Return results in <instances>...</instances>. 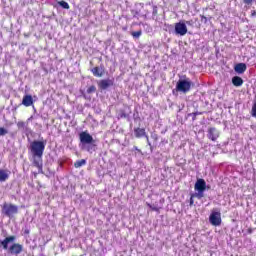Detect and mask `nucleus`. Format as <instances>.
I'll return each mask as SVG.
<instances>
[{
	"instance_id": "1a4fd4ad",
	"label": "nucleus",
	"mask_w": 256,
	"mask_h": 256,
	"mask_svg": "<svg viewBox=\"0 0 256 256\" xmlns=\"http://www.w3.org/2000/svg\"><path fill=\"white\" fill-rule=\"evenodd\" d=\"M10 255H21L23 253V245L19 243H14L8 248Z\"/></svg>"
},
{
	"instance_id": "9b49d317",
	"label": "nucleus",
	"mask_w": 256,
	"mask_h": 256,
	"mask_svg": "<svg viewBox=\"0 0 256 256\" xmlns=\"http://www.w3.org/2000/svg\"><path fill=\"white\" fill-rule=\"evenodd\" d=\"M208 139L211 141H215L216 139H219V130L216 128L212 127L208 129V134H207Z\"/></svg>"
},
{
	"instance_id": "cd10ccee",
	"label": "nucleus",
	"mask_w": 256,
	"mask_h": 256,
	"mask_svg": "<svg viewBox=\"0 0 256 256\" xmlns=\"http://www.w3.org/2000/svg\"><path fill=\"white\" fill-rule=\"evenodd\" d=\"M151 137H152V139H154V141H157V139H158L157 134H152Z\"/></svg>"
},
{
	"instance_id": "b1692460",
	"label": "nucleus",
	"mask_w": 256,
	"mask_h": 256,
	"mask_svg": "<svg viewBox=\"0 0 256 256\" xmlns=\"http://www.w3.org/2000/svg\"><path fill=\"white\" fill-rule=\"evenodd\" d=\"M251 115H252V117H256V102H255L254 105L252 106Z\"/></svg>"
},
{
	"instance_id": "0eeeda50",
	"label": "nucleus",
	"mask_w": 256,
	"mask_h": 256,
	"mask_svg": "<svg viewBox=\"0 0 256 256\" xmlns=\"http://www.w3.org/2000/svg\"><path fill=\"white\" fill-rule=\"evenodd\" d=\"M209 222L211 225H214V227H219V225H221V212L213 211L210 214Z\"/></svg>"
},
{
	"instance_id": "39448f33",
	"label": "nucleus",
	"mask_w": 256,
	"mask_h": 256,
	"mask_svg": "<svg viewBox=\"0 0 256 256\" xmlns=\"http://www.w3.org/2000/svg\"><path fill=\"white\" fill-rule=\"evenodd\" d=\"M191 84L189 78L183 80L180 79L176 83V91H178V93H189V91H191Z\"/></svg>"
},
{
	"instance_id": "aec40b11",
	"label": "nucleus",
	"mask_w": 256,
	"mask_h": 256,
	"mask_svg": "<svg viewBox=\"0 0 256 256\" xmlns=\"http://www.w3.org/2000/svg\"><path fill=\"white\" fill-rule=\"evenodd\" d=\"M58 5H60V7H62V9H69V3H67L66 1H59Z\"/></svg>"
},
{
	"instance_id": "bb28decb",
	"label": "nucleus",
	"mask_w": 256,
	"mask_h": 256,
	"mask_svg": "<svg viewBox=\"0 0 256 256\" xmlns=\"http://www.w3.org/2000/svg\"><path fill=\"white\" fill-rule=\"evenodd\" d=\"M253 1L255 0H243V3H245V5H251Z\"/></svg>"
},
{
	"instance_id": "ddd939ff",
	"label": "nucleus",
	"mask_w": 256,
	"mask_h": 256,
	"mask_svg": "<svg viewBox=\"0 0 256 256\" xmlns=\"http://www.w3.org/2000/svg\"><path fill=\"white\" fill-rule=\"evenodd\" d=\"M10 175H11V171L0 169V183H5V181L9 179Z\"/></svg>"
},
{
	"instance_id": "7c9ffc66",
	"label": "nucleus",
	"mask_w": 256,
	"mask_h": 256,
	"mask_svg": "<svg viewBox=\"0 0 256 256\" xmlns=\"http://www.w3.org/2000/svg\"><path fill=\"white\" fill-rule=\"evenodd\" d=\"M29 233H30L29 229L24 230V235H29Z\"/></svg>"
},
{
	"instance_id": "c756f323",
	"label": "nucleus",
	"mask_w": 256,
	"mask_h": 256,
	"mask_svg": "<svg viewBox=\"0 0 256 256\" xmlns=\"http://www.w3.org/2000/svg\"><path fill=\"white\" fill-rule=\"evenodd\" d=\"M146 140H147V144L151 147V142L149 141V136H145Z\"/></svg>"
},
{
	"instance_id": "2eb2a0df",
	"label": "nucleus",
	"mask_w": 256,
	"mask_h": 256,
	"mask_svg": "<svg viewBox=\"0 0 256 256\" xmlns=\"http://www.w3.org/2000/svg\"><path fill=\"white\" fill-rule=\"evenodd\" d=\"M91 72L93 73L94 77H103L105 70H103V68L94 67Z\"/></svg>"
},
{
	"instance_id": "473e14b6",
	"label": "nucleus",
	"mask_w": 256,
	"mask_h": 256,
	"mask_svg": "<svg viewBox=\"0 0 256 256\" xmlns=\"http://www.w3.org/2000/svg\"><path fill=\"white\" fill-rule=\"evenodd\" d=\"M135 151H139V148L137 146H134Z\"/></svg>"
},
{
	"instance_id": "4be33fe9",
	"label": "nucleus",
	"mask_w": 256,
	"mask_h": 256,
	"mask_svg": "<svg viewBox=\"0 0 256 256\" xmlns=\"http://www.w3.org/2000/svg\"><path fill=\"white\" fill-rule=\"evenodd\" d=\"M141 30L136 31V32H132V37H134L135 39H139L141 37Z\"/></svg>"
},
{
	"instance_id": "f704fd0d",
	"label": "nucleus",
	"mask_w": 256,
	"mask_h": 256,
	"mask_svg": "<svg viewBox=\"0 0 256 256\" xmlns=\"http://www.w3.org/2000/svg\"><path fill=\"white\" fill-rule=\"evenodd\" d=\"M254 15H256V12H255V11L252 12V16H254Z\"/></svg>"
},
{
	"instance_id": "f03ea898",
	"label": "nucleus",
	"mask_w": 256,
	"mask_h": 256,
	"mask_svg": "<svg viewBox=\"0 0 256 256\" xmlns=\"http://www.w3.org/2000/svg\"><path fill=\"white\" fill-rule=\"evenodd\" d=\"M79 139L80 149H82V151L91 152L94 147L93 145H91V143H93V136H91L89 132L83 131L79 134Z\"/></svg>"
},
{
	"instance_id": "f257e3e1",
	"label": "nucleus",
	"mask_w": 256,
	"mask_h": 256,
	"mask_svg": "<svg viewBox=\"0 0 256 256\" xmlns=\"http://www.w3.org/2000/svg\"><path fill=\"white\" fill-rule=\"evenodd\" d=\"M30 151L33 157V165L37 169H43V153H45V142L34 140L30 144Z\"/></svg>"
},
{
	"instance_id": "a878e982",
	"label": "nucleus",
	"mask_w": 256,
	"mask_h": 256,
	"mask_svg": "<svg viewBox=\"0 0 256 256\" xmlns=\"http://www.w3.org/2000/svg\"><path fill=\"white\" fill-rule=\"evenodd\" d=\"M148 205V207L150 208V209H152V211H159V208H157V206H153V205H151V204H147Z\"/></svg>"
},
{
	"instance_id": "dca6fc26",
	"label": "nucleus",
	"mask_w": 256,
	"mask_h": 256,
	"mask_svg": "<svg viewBox=\"0 0 256 256\" xmlns=\"http://www.w3.org/2000/svg\"><path fill=\"white\" fill-rule=\"evenodd\" d=\"M135 133V137H137L138 139L141 137H146L147 133L145 132V128H136L134 130Z\"/></svg>"
},
{
	"instance_id": "423d86ee",
	"label": "nucleus",
	"mask_w": 256,
	"mask_h": 256,
	"mask_svg": "<svg viewBox=\"0 0 256 256\" xmlns=\"http://www.w3.org/2000/svg\"><path fill=\"white\" fill-rule=\"evenodd\" d=\"M175 34L180 35V37H184V35H187V25L185 22H178L175 24Z\"/></svg>"
},
{
	"instance_id": "a211bd4d",
	"label": "nucleus",
	"mask_w": 256,
	"mask_h": 256,
	"mask_svg": "<svg viewBox=\"0 0 256 256\" xmlns=\"http://www.w3.org/2000/svg\"><path fill=\"white\" fill-rule=\"evenodd\" d=\"M18 127L19 129H24L25 133L27 136H29V134H31V130L29 129V127L25 126V122H18Z\"/></svg>"
},
{
	"instance_id": "393cba45",
	"label": "nucleus",
	"mask_w": 256,
	"mask_h": 256,
	"mask_svg": "<svg viewBox=\"0 0 256 256\" xmlns=\"http://www.w3.org/2000/svg\"><path fill=\"white\" fill-rule=\"evenodd\" d=\"M120 117H121V119H127V117H129V115L126 114L124 111H122V112L120 113Z\"/></svg>"
},
{
	"instance_id": "f3484780",
	"label": "nucleus",
	"mask_w": 256,
	"mask_h": 256,
	"mask_svg": "<svg viewBox=\"0 0 256 256\" xmlns=\"http://www.w3.org/2000/svg\"><path fill=\"white\" fill-rule=\"evenodd\" d=\"M232 84L234 85V87H241V85H243V78L239 76H234L232 78Z\"/></svg>"
},
{
	"instance_id": "2f4dec72",
	"label": "nucleus",
	"mask_w": 256,
	"mask_h": 256,
	"mask_svg": "<svg viewBox=\"0 0 256 256\" xmlns=\"http://www.w3.org/2000/svg\"><path fill=\"white\" fill-rule=\"evenodd\" d=\"M251 233H253V230L250 228L248 229V234L251 235Z\"/></svg>"
},
{
	"instance_id": "5701e85b",
	"label": "nucleus",
	"mask_w": 256,
	"mask_h": 256,
	"mask_svg": "<svg viewBox=\"0 0 256 256\" xmlns=\"http://www.w3.org/2000/svg\"><path fill=\"white\" fill-rule=\"evenodd\" d=\"M7 133H9L7 131V129L3 128V127H0V136L3 137L5 135H7Z\"/></svg>"
},
{
	"instance_id": "c9c22d12",
	"label": "nucleus",
	"mask_w": 256,
	"mask_h": 256,
	"mask_svg": "<svg viewBox=\"0 0 256 256\" xmlns=\"http://www.w3.org/2000/svg\"><path fill=\"white\" fill-rule=\"evenodd\" d=\"M186 23H187V25H191V22H190V21H187Z\"/></svg>"
},
{
	"instance_id": "9d476101",
	"label": "nucleus",
	"mask_w": 256,
	"mask_h": 256,
	"mask_svg": "<svg viewBox=\"0 0 256 256\" xmlns=\"http://www.w3.org/2000/svg\"><path fill=\"white\" fill-rule=\"evenodd\" d=\"M17 238L15 236H8L6 237L4 240H0V247L2 246L3 249L5 250H9V243H14V241L16 240Z\"/></svg>"
},
{
	"instance_id": "6e6552de",
	"label": "nucleus",
	"mask_w": 256,
	"mask_h": 256,
	"mask_svg": "<svg viewBox=\"0 0 256 256\" xmlns=\"http://www.w3.org/2000/svg\"><path fill=\"white\" fill-rule=\"evenodd\" d=\"M114 83H115L114 79H111V78L103 79L98 82V87L99 89H102L103 91H105L106 89H109V87H113Z\"/></svg>"
},
{
	"instance_id": "4468645a",
	"label": "nucleus",
	"mask_w": 256,
	"mask_h": 256,
	"mask_svg": "<svg viewBox=\"0 0 256 256\" xmlns=\"http://www.w3.org/2000/svg\"><path fill=\"white\" fill-rule=\"evenodd\" d=\"M22 105H24V107H31V105H33V96L25 95L22 99Z\"/></svg>"
},
{
	"instance_id": "72a5a7b5",
	"label": "nucleus",
	"mask_w": 256,
	"mask_h": 256,
	"mask_svg": "<svg viewBox=\"0 0 256 256\" xmlns=\"http://www.w3.org/2000/svg\"><path fill=\"white\" fill-rule=\"evenodd\" d=\"M202 19H205V21H207V17H205V16H202Z\"/></svg>"
},
{
	"instance_id": "7ed1b4c3",
	"label": "nucleus",
	"mask_w": 256,
	"mask_h": 256,
	"mask_svg": "<svg viewBox=\"0 0 256 256\" xmlns=\"http://www.w3.org/2000/svg\"><path fill=\"white\" fill-rule=\"evenodd\" d=\"M195 193L192 194V197L196 199H203L205 197V191L207 189V182L204 179H198L194 185Z\"/></svg>"
},
{
	"instance_id": "c85d7f7f",
	"label": "nucleus",
	"mask_w": 256,
	"mask_h": 256,
	"mask_svg": "<svg viewBox=\"0 0 256 256\" xmlns=\"http://www.w3.org/2000/svg\"><path fill=\"white\" fill-rule=\"evenodd\" d=\"M193 197H196V196L191 195V198H190V206L193 205V203H195L194 200H193Z\"/></svg>"
},
{
	"instance_id": "f8f14e48",
	"label": "nucleus",
	"mask_w": 256,
	"mask_h": 256,
	"mask_svg": "<svg viewBox=\"0 0 256 256\" xmlns=\"http://www.w3.org/2000/svg\"><path fill=\"white\" fill-rule=\"evenodd\" d=\"M235 73H238V75H243L247 71V64L245 63H238L234 67Z\"/></svg>"
},
{
	"instance_id": "6ab92c4d",
	"label": "nucleus",
	"mask_w": 256,
	"mask_h": 256,
	"mask_svg": "<svg viewBox=\"0 0 256 256\" xmlns=\"http://www.w3.org/2000/svg\"><path fill=\"white\" fill-rule=\"evenodd\" d=\"M87 161L85 159L82 160H78L74 163V167H76V169H79V167H83V165H86Z\"/></svg>"
},
{
	"instance_id": "20e7f679",
	"label": "nucleus",
	"mask_w": 256,
	"mask_h": 256,
	"mask_svg": "<svg viewBox=\"0 0 256 256\" xmlns=\"http://www.w3.org/2000/svg\"><path fill=\"white\" fill-rule=\"evenodd\" d=\"M2 213L11 219L14 215L19 213V207L15 204L4 203L2 206Z\"/></svg>"
},
{
	"instance_id": "412c9836",
	"label": "nucleus",
	"mask_w": 256,
	"mask_h": 256,
	"mask_svg": "<svg viewBox=\"0 0 256 256\" xmlns=\"http://www.w3.org/2000/svg\"><path fill=\"white\" fill-rule=\"evenodd\" d=\"M95 91H97V87H95V85H92L87 89L88 94L95 93Z\"/></svg>"
}]
</instances>
